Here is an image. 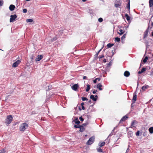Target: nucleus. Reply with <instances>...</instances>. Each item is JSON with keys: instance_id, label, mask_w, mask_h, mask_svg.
Here are the masks:
<instances>
[{"instance_id": "nucleus-1", "label": "nucleus", "mask_w": 153, "mask_h": 153, "mask_svg": "<svg viewBox=\"0 0 153 153\" xmlns=\"http://www.w3.org/2000/svg\"><path fill=\"white\" fill-rule=\"evenodd\" d=\"M28 126V124L26 123H23L21 124L19 129V130L22 131H25Z\"/></svg>"}, {"instance_id": "nucleus-2", "label": "nucleus", "mask_w": 153, "mask_h": 153, "mask_svg": "<svg viewBox=\"0 0 153 153\" xmlns=\"http://www.w3.org/2000/svg\"><path fill=\"white\" fill-rule=\"evenodd\" d=\"M13 117L11 115H9L7 116L5 119V123L7 126H8L10 124L13 120Z\"/></svg>"}, {"instance_id": "nucleus-3", "label": "nucleus", "mask_w": 153, "mask_h": 153, "mask_svg": "<svg viewBox=\"0 0 153 153\" xmlns=\"http://www.w3.org/2000/svg\"><path fill=\"white\" fill-rule=\"evenodd\" d=\"M94 137H90L89 140L87 142V144L88 145L91 144L94 141Z\"/></svg>"}, {"instance_id": "nucleus-4", "label": "nucleus", "mask_w": 153, "mask_h": 153, "mask_svg": "<svg viewBox=\"0 0 153 153\" xmlns=\"http://www.w3.org/2000/svg\"><path fill=\"white\" fill-rule=\"evenodd\" d=\"M10 22H12L14 21L15 19L16 18L17 16L16 15H12L10 16Z\"/></svg>"}, {"instance_id": "nucleus-5", "label": "nucleus", "mask_w": 153, "mask_h": 153, "mask_svg": "<svg viewBox=\"0 0 153 153\" xmlns=\"http://www.w3.org/2000/svg\"><path fill=\"white\" fill-rule=\"evenodd\" d=\"M20 60H18L14 62L13 65L12 66L13 67H16L20 63Z\"/></svg>"}, {"instance_id": "nucleus-6", "label": "nucleus", "mask_w": 153, "mask_h": 153, "mask_svg": "<svg viewBox=\"0 0 153 153\" xmlns=\"http://www.w3.org/2000/svg\"><path fill=\"white\" fill-rule=\"evenodd\" d=\"M97 98L98 96L97 95H96L95 96V97H94V95H91L90 96V99L94 101H96L97 99Z\"/></svg>"}, {"instance_id": "nucleus-7", "label": "nucleus", "mask_w": 153, "mask_h": 153, "mask_svg": "<svg viewBox=\"0 0 153 153\" xmlns=\"http://www.w3.org/2000/svg\"><path fill=\"white\" fill-rule=\"evenodd\" d=\"M79 87V85L78 84H75L74 85H73L72 86V89L74 90V91H76L77 89Z\"/></svg>"}, {"instance_id": "nucleus-8", "label": "nucleus", "mask_w": 153, "mask_h": 153, "mask_svg": "<svg viewBox=\"0 0 153 153\" xmlns=\"http://www.w3.org/2000/svg\"><path fill=\"white\" fill-rule=\"evenodd\" d=\"M42 55H39L36 59V61H39L42 58Z\"/></svg>"}, {"instance_id": "nucleus-9", "label": "nucleus", "mask_w": 153, "mask_h": 153, "mask_svg": "<svg viewBox=\"0 0 153 153\" xmlns=\"http://www.w3.org/2000/svg\"><path fill=\"white\" fill-rule=\"evenodd\" d=\"M137 95L135 93H134L133 94V99L132 100V101L134 103L135 101L137 99Z\"/></svg>"}, {"instance_id": "nucleus-10", "label": "nucleus", "mask_w": 153, "mask_h": 153, "mask_svg": "<svg viewBox=\"0 0 153 153\" xmlns=\"http://www.w3.org/2000/svg\"><path fill=\"white\" fill-rule=\"evenodd\" d=\"M15 8V6L13 4L10 5L9 7V9L11 11H13Z\"/></svg>"}, {"instance_id": "nucleus-11", "label": "nucleus", "mask_w": 153, "mask_h": 153, "mask_svg": "<svg viewBox=\"0 0 153 153\" xmlns=\"http://www.w3.org/2000/svg\"><path fill=\"white\" fill-rule=\"evenodd\" d=\"M130 73L128 71H126L124 74V75L126 77H128L129 76Z\"/></svg>"}, {"instance_id": "nucleus-12", "label": "nucleus", "mask_w": 153, "mask_h": 153, "mask_svg": "<svg viewBox=\"0 0 153 153\" xmlns=\"http://www.w3.org/2000/svg\"><path fill=\"white\" fill-rule=\"evenodd\" d=\"M149 32V30L148 29H147L144 32V39L145 37H146V36L148 35V33Z\"/></svg>"}, {"instance_id": "nucleus-13", "label": "nucleus", "mask_w": 153, "mask_h": 153, "mask_svg": "<svg viewBox=\"0 0 153 153\" xmlns=\"http://www.w3.org/2000/svg\"><path fill=\"white\" fill-rule=\"evenodd\" d=\"M102 86V85L101 83H98L97 85V88H98L100 90H102V89L101 88Z\"/></svg>"}, {"instance_id": "nucleus-14", "label": "nucleus", "mask_w": 153, "mask_h": 153, "mask_svg": "<svg viewBox=\"0 0 153 153\" xmlns=\"http://www.w3.org/2000/svg\"><path fill=\"white\" fill-rule=\"evenodd\" d=\"M79 128H80L79 131L80 132H82L84 131L85 130V128L83 125L80 126L79 127Z\"/></svg>"}, {"instance_id": "nucleus-15", "label": "nucleus", "mask_w": 153, "mask_h": 153, "mask_svg": "<svg viewBox=\"0 0 153 153\" xmlns=\"http://www.w3.org/2000/svg\"><path fill=\"white\" fill-rule=\"evenodd\" d=\"M136 122V121H134L133 122H132L131 127L130 128H133V127H136V126H134L135 125V123Z\"/></svg>"}, {"instance_id": "nucleus-16", "label": "nucleus", "mask_w": 153, "mask_h": 153, "mask_svg": "<svg viewBox=\"0 0 153 153\" xmlns=\"http://www.w3.org/2000/svg\"><path fill=\"white\" fill-rule=\"evenodd\" d=\"M105 144L104 142H100L98 144L99 146L100 147H102L104 146Z\"/></svg>"}, {"instance_id": "nucleus-17", "label": "nucleus", "mask_w": 153, "mask_h": 153, "mask_svg": "<svg viewBox=\"0 0 153 153\" xmlns=\"http://www.w3.org/2000/svg\"><path fill=\"white\" fill-rule=\"evenodd\" d=\"M149 87L148 85L143 86L142 87V89L143 91H145L146 89H147Z\"/></svg>"}, {"instance_id": "nucleus-18", "label": "nucleus", "mask_w": 153, "mask_h": 153, "mask_svg": "<svg viewBox=\"0 0 153 153\" xmlns=\"http://www.w3.org/2000/svg\"><path fill=\"white\" fill-rule=\"evenodd\" d=\"M127 118H128V117L126 116H124V117H123L122 118V119L120 120V122L121 121H125L127 119Z\"/></svg>"}, {"instance_id": "nucleus-19", "label": "nucleus", "mask_w": 153, "mask_h": 153, "mask_svg": "<svg viewBox=\"0 0 153 153\" xmlns=\"http://www.w3.org/2000/svg\"><path fill=\"white\" fill-rule=\"evenodd\" d=\"M145 71H146V68H143L142 69L141 71L138 72V74H141L143 72Z\"/></svg>"}, {"instance_id": "nucleus-20", "label": "nucleus", "mask_w": 153, "mask_h": 153, "mask_svg": "<svg viewBox=\"0 0 153 153\" xmlns=\"http://www.w3.org/2000/svg\"><path fill=\"white\" fill-rule=\"evenodd\" d=\"M149 4L150 7H151L153 5V0H149Z\"/></svg>"}, {"instance_id": "nucleus-21", "label": "nucleus", "mask_w": 153, "mask_h": 153, "mask_svg": "<svg viewBox=\"0 0 153 153\" xmlns=\"http://www.w3.org/2000/svg\"><path fill=\"white\" fill-rule=\"evenodd\" d=\"M119 31H120V33L119 32H118L117 33H118L120 35H121L123 34L124 33V31L123 30H122V29H120L119 30Z\"/></svg>"}, {"instance_id": "nucleus-22", "label": "nucleus", "mask_w": 153, "mask_h": 153, "mask_svg": "<svg viewBox=\"0 0 153 153\" xmlns=\"http://www.w3.org/2000/svg\"><path fill=\"white\" fill-rule=\"evenodd\" d=\"M86 86H87V88L86 89V92H88L90 90V85H89V84H87L86 85Z\"/></svg>"}, {"instance_id": "nucleus-23", "label": "nucleus", "mask_w": 153, "mask_h": 153, "mask_svg": "<svg viewBox=\"0 0 153 153\" xmlns=\"http://www.w3.org/2000/svg\"><path fill=\"white\" fill-rule=\"evenodd\" d=\"M125 16L126 17V19L128 21L130 20V17L129 16L128 14H126L125 15Z\"/></svg>"}, {"instance_id": "nucleus-24", "label": "nucleus", "mask_w": 153, "mask_h": 153, "mask_svg": "<svg viewBox=\"0 0 153 153\" xmlns=\"http://www.w3.org/2000/svg\"><path fill=\"white\" fill-rule=\"evenodd\" d=\"M149 132H150V133L151 134H152L153 133V127L150 128H149Z\"/></svg>"}, {"instance_id": "nucleus-25", "label": "nucleus", "mask_w": 153, "mask_h": 153, "mask_svg": "<svg viewBox=\"0 0 153 153\" xmlns=\"http://www.w3.org/2000/svg\"><path fill=\"white\" fill-rule=\"evenodd\" d=\"M114 44H111V43H108L107 45V47L108 48H110L113 46Z\"/></svg>"}, {"instance_id": "nucleus-26", "label": "nucleus", "mask_w": 153, "mask_h": 153, "mask_svg": "<svg viewBox=\"0 0 153 153\" xmlns=\"http://www.w3.org/2000/svg\"><path fill=\"white\" fill-rule=\"evenodd\" d=\"M98 80V81H100V78H97L95 79L93 81L94 82V83H96L97 82V80Z\"/></svg>"}, {"instance_id": "nucleus-27", "label": "nucleus", "mask_w": 153, "mask_h": 153, "mask_svg": "<svg viewBox=\"0 0 153 153\" xmlns=\"http://www.w3.org/2000/svg\"><path fill=\"white\" fill-rule=\"evenodd\" d=\"M97 152H103V151L100 148H97Z\"/></svg>"}, {"instance_id": "nucleus-28", "label": "nucleus", "mask_w": 153, "mask_h": 153, "mask_svg": "<svg viewBox=\"0 0 153 153\" xmlns=\"http://www.w3.org/2000/svg\"><path fill=\"white\" fill-rule=\"evenodd\" d=\"M80 123V121L78 120V119L76 118L75 121V124H79Z\"/></svg>"}, {"instance_id": "nucleus-29", "label": "nucleus", "mask_w": 153, "mask_h": 153, "mask_svg": "<svg viewBox=\"0 0 153 153\" xmlns=\"http://www.w3.org/2000/svg\"><path fill=\"white\" fill-rule=\"evenodd\" d=\"M115 41L119 42L120 41V39L118 37H116L115 39Z\"/></svg>"}, {"instance_id": "nucleus-30", "label": "nucleus", "mask_w": 153, "mask_h": 153, "mask_svg": "<svg viewBox=\"0 0 153 153\" xmlns=\"http://www.w3.org/2000/svg\"><path fill=\"white\" fill-rule=\"evenodd\" d=\"M33 21V20L31 19H27L26 20V21L27 22H31Z\"/></svg>"}, {"instance_id": "nucleus-31", "label": "nucleus", "mask_w": 153, "mask_h": 153, "mask_svg": "<svg viewBox=\"0 0 153 153\" xmlns=\"http://www.w3.org/2000/svg\"><path fill=\"white\" fill-rule=\"evenodd\" d=\"M129 10L130 9V1H129L128 3L127 4V6L126 7Z\"/></svg>"}, {"instance_id": "nucleus-32", "label": "nucleus", "mask_w": 153, "mask_h": 153, "mask_svg": "<svg viewBox=\"0 0 153 153\" xmlns=\"http://www.w3.org/2000/svg\"><path fill=\"white\" fill-rule=\"evenodd\" d=\"M148 59L147 56H146L145 59L143 60V62L144 63L146 62L147 61V60Z\"/></svg>"}, {"instance_id": "nucleus-33", "label": "nucleus", "mask_w": 153, "mask_h": 153, "mask_svg": "<svg viewBox=\"0 0 153 153\" xmlns=\"http://www.w3.org/2000/svg\"><path fill=\"white\" fill-rule=\"evenodd\" d=\"M3 4V0H0V7L2 6Z\"/></svg>"}, {"instance_id": "nucleus-34", "label": "nucleus", "mask_w": 153, "mask_h": 153, "mask_svg": "<svg viewBox=\"0 0 153 153\" xmlns=\"http://www.w3.org/2000/svg\"><path fill=\"white\" fill-rule=\"evenodd\" d=\"M82 99L83 101H85V100H88V99L85 97H82Z\"/></svg>"}, {"instance_id": "nucleus-35", "label": "nucleus", "mask_w": 153, "mask_h": 153, "mask_svg": "<svg viewBox=\"0 0 153 153\" xmlns=\"http://www.w3.org/2000/svg\"><path fill=\"white\" fill-rule=\"evenodd\" d=\"M98 20L100 22H101L103 21V19L102 18H100L98 19Z\"/></svg>"}, {"instance_id": "nucleus-36", "label": "nucleus", "mask_w": 153, "mask_h": 153, "mask_svg": "<svg viewBox=\"0 0 153 153\" xmlns=\"http://www.w3.org/2000/svg\"><path fill=\"white\" fill-rule=\"evenodd\" d=\"M80 126L79 125H75L74 126V127L75 128H79V126Z\"/></svg>"}, {"instance_id": "nucleus-37", "label": "nucleus", "mask_w": 153, "mask_h": 153, "mask_svg": "<svg viewBox=\"0 0 153 153\" xmlns=\"http://www.w3.org/2000/svg\"><path fill=\"white\" fill-rule=\"evenodd\" d=\"M126 35L124 34L121 38L122 40L123 39H125V38H126Z\"/></svg>"}, {"instance_id": "nucleus-38", "label": "nucleus", "mask_w": 153, "mask_h": 153, "mask_svg": "<svg viewBox=\"0 0 153 153\" xmlns=\"http://www.w3.org/2000/svg\"><path fill=\"white\" fill-rule=\"evenodd\" d=\"M0 153H6V152L4 149H3L1 151Z\"/></svg>"}, {"instance_id": "nucleus-39", "label": "nucleus", "mask_w": 153, "mask_h": 153, "mask_svg": "<svg viewBox=\"0 0 153 153\" xmlns=\"http://www.w3.org/2000/svg\"><path fill=\"white\" fill-rule=\"evenodd\" d=\"M23 12L24 13H25L27 12V9H24L23 10Z\"/></svg>"}, {"instance_id": "nucleus-40", "label": "nucleus", "mask_w": 153, "mask_h": 153, "mask_svg": "<svg viewBox=\"0 0 153 153\" xmlns=\"http://www.w3.org/2000/svg\"><path fill=\"white\" fill-rule=\"evenodd\" d=\"M51 88H52L51 86L50 85L48 86V89H47L48 90H51Z\"/></svg>"}, {"instance_id": "nucleus-41", "label": "nucleus", "mask_w": 153, "mask_h": 153, "mask_svg": "<svg viewBox=\"0 0 153 153\" xmlns=\"http://www.w3.org/2000/svg\"><path fill=\"white\" fill-rule=\"evenodd\" d=\"M101 49H100V50H99L98 51V52L95 55V56H97L99 53V52L101 51Z\"/></svg>"}, {"instance_id": "nucleus-42", "label": "nucleus", "mask_w": 153, "mask_h": 153, "mask_svg": "<svg viewBox=\"0 0 153 153\" xmlns=\"http://www.w3.org/2000/svg\"><path fill=\"white\" fill-rule=\"evenodd\" d=\"M140 134V132L139 131H138L136 133V135L137 136H138Z\"/></svg>"}, {"instance_id": "nucleus-43", "label": "nucleus", "mask_w": 153, "mask_h": 153, "mask_svg": "<svg viewBox=\"0 0 153 153\" xmlns=\"http://www.w3.org/2000/svg\"><path fill=\"white\" fill-rule=\"evenodd\" d=\"M115 6L116 7H118L120 6V5L118 4H115Z\"/></svg>"}, {"instance_id": "nucleus-44", "label": "nucleus", "mask_w": 153, "mask_h": 153, "mask_svg": "<svg viewBox=\"0 0 153 153\" xmlns=\"http://www.w3.org/2000/svg\"><path fill=\"white\" fill-rule=\"evenodd\" d=\"M79 119L81 121H83L84 120V119L82 118V117H79Z\"/></svg>"}, {"instance_id": "nucleus-45", "label": "nucleus", "mask_w": 153, "mask_h": 153, "mask_svg": "<svg viewBox=\"0 0 153 153\" xmlns=\"http://www.w3.org/2000/svg\"><path fill=\"white\" fill-rule=\"evenodd\" d=\"M104 57L103 55H102L101 56H99V58L100 59H101L102 58H103Z\"/></svg>"}, {"instance_id": "nucleus-46", "label": "nucleus", "mask_w": 153, "mask_h": 153, "mask_svg": "<svg viewBox=\"0 0 153 153\" xmlns=\"http://www.w3.org/2000/svg\"><path fill=\"white\" fill-rule=\"evenodd\" d=\"M129 150V148H128L127 149L126 153H128Z\"/></svg>"}, {"instance_id": "nucleus-47", "label": "nucleus", "mask_w": 153, "mask_h": 153, "mask_svg": "<svg viewBox=\"0 0 153 153\" xmlns=\"http://www.w3.org/2000/svg\"><path fill=\"white\" fill-rule=\"evenodd\" d=\"M56 38H54L53 39H51V41H53L56 40Z\"/></svg>"}, {"instance_id": "nucleus-48", "label": "nucleus", "mask_w": 153, "mask_h": 153, "mask_svg": "<svg viewBox=\"0 0 153 153\" xmlns=\"http://www.w3.org/2000/svg\"><path fill=\"white\" fill-rule=\"evenodd\" d=\"M97 90H96V91H95V90L93 91V94H95L96 93V92H97Z\"/></svg>"}, {"instance_id": "nucleus-49", "label": "nucleus", "mask_w": 153, "mask_h": 153, "mask_svg": "<svg viewBox=\"0 0 153 153\" xmlns=\"http://www.w3.org/2000/svg\"><path fill=\"white\" fill-rule=\"evenodd\" d=\"M87 78V77L86 76H83V79H85Z\"/></svg>"}, {"instance_id": "nucleus-50", "label": "nucleus", "mask_w": 153, "mask_h": 153, "mask_svg": "<svg viewBox=\"0 0 153 153\" xmlns=\"http://www.w3.org/2000/svg\"><path fill=\"white\" fill-rule=\"evenodd\" d=\"M82 109H83V110H85V108L84 107V106H82Z\"/></svg>"}, {"instance_id": "nucleus-51", "label": "nucleus", "mask_w": 153, "mask_h": 153, "mask_svg": "<svg viewBox=\"0 0 153 153\" xmlns=\"http://www.w3.org/2000/svg\"><path fill=\"white\" fill-rule=\"evenodd\" d=\"M86 125H87V124L86 123H84V124H83L82 125H83V126H86Z\"/></svg>"}, {"instance_id": "nucleus-52", "label": "nucleus", "mask_w": 153, "mask_h": 153, "mask_svg": "<svg viewBox=\"0 0 153 153\" xmlns=\"http://www.w3.org/2000/svg\"><path fill=\"white\" fill-rule=\"evenodd\" d=\"M81 105L82 106H84V102H82L81 103Z\"/></svg>"}, {"instance_id": "nucleus-53", "label": "nucleus", "mask_w": 153, "mask_h": 153, "mask_svg": "<svg viewBox=\"0 0 153 153\" xmlns=\"http://www.w3.org/2000/svg\"><path fill=\"white\" fill-rule=\"evenodd\" d=\"M103 61L104 62H106V59H104V60H103Z\"/></svg>"}, {"instance_id": "nucleus-54", "label": "nucleus", "mask_w": 153, "mask_h": 153, "mask_svg": "<svg viewBox=\"0 0 153 153\" xmlns=\"http://www.w3.org/2000/svg\"><path fill=\"white\" fill-rule=\"evenodd\" d=\"M91 102V100H89V101H88V102L89 103H90Z\"/></svg>"}, {"instance_id": "nucleus-55", "label": "nucleus", "mask_w": 153, "mask_h": 153, "mask_svg": "<svg viewBox=\"0 0 153 153\" xmlns=\"http://www.w3.org/2000/svg\"><path fill=\"white\" fill-rule=\"evenodd\" d=\"M82 1H83V2H85V1L86 0H82Z\"/></svg>"}, {"instance_id": "nucleus-56", "label": "nucleus", "mask_w": 153, "mask_h": 153, "mask_svg": "<svg viewBox=\"0 0 153 153\" xmlns=\"http://www.w3.org/2000/svg\"><path fill=\"white\" fill-rule=\"evenodd\" d=\"M33 56H32V57H31V58L32 59H33Z\"/></svg>"}, {"instance_id": "nucleus-57", "label": "nucleus", "mask_w": 153, "mask_h": 153, "mask_svg": "<svg viewBox=\"0 0 153 153\" xmlns=\"http://www.w3.org/2000/svg\"><path fill=\"white\" fill-rule=\"evenodd\" d=\"M25 0L27 1H30V0Z\"/></svg>"}, {"instance_id": "nucleus-58", "label": "nucleus", "mask_w": 153, "mask_h": 153, "mask_svg": "<svg viewBox=\"0 0 153 153\" xmlns=\"http://www.w3.org/2000/svg\"><path fill=\"white\" fill-rule=\"evenodd\" d=\"M152 25L153 26V22H152Z\"/></svg>"}, {"instance_id": "nucleus-59", "label": "nucleus", "mask_w": 153, "mask_h": 153, "mask_svg": "<svg viewBox=\"0 0 153 153\" xmlns=\"http://www.w3.org/2000/svg\"><path fill=\"white\" fill-rule=\"evenodd\" d=\"M152 36H153V32H152Z\"/></svg>"}, {"instance_id": "nucleus-60", "label": "nucleus", "mask_w": 153, "mask_h": 153, "mask_svg": "<svg viewBox=\"0 0 153 153\" xmlns=\"http://www.w3.org/2000/svg\"><path fill=\"white\" fill-rule=\"evenodd\" d=\"M1 100V98H0V100Z\"/></svg>"}, {"instance_id": "nucleus-61", "label": "nucleus", "mask_w": 153, "mask_h": 153, "mask_svg": "<svg viewBox=\"0 0 153 153\" xmlns=\"http://www.w3.org/2000/svg\"><path fill=\"white\" fill-rule=\"evenodd\" d=\"M152 56H153V54H152Z\"/></svg>"}]
</instances>
